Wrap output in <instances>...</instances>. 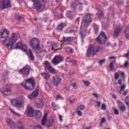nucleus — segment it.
Segmentation results:
<instances>
[{
  "label": "nucleus",
  "instance_id": "nucleus-1",
  "mask_svg": "<svg viewBox=\"0 0 129 129\" xmlns=\"http://www.w3.org/2000/svg\"><path fill=\"white\" fill-rule=\"evenodd\" d=\"M91 22V14L89 13H87L84 17L80 29V34L82 38H84L85 36V32L87 29L89 24Z\"/></svg>",
  "mask_w": 129,
  "mask_h": 129
},
{
  "label": "nucleus",
  "instance_id": "nucleus-2",
  "mask_svg": "<svg viewBox=\"0 0 129 129\" xmlns=\"http://www.w3.org/2000/svg\"><path fill=\"white\" fill-rule=\"evenodd\" d=\"M17 40V37L16 35L12 33L11 37L8 39H6L3 41V44L8 50H11Z\"/></svg>",
  "mask_w": 129,
  "mask_h": 129
},
{
  "label": "nucleus",
  "instance_id": "nucleus-3",
  "mask_svg": "<svg viewBox=\"0 0 129 129\" xmlns=\"http://www.w3.org/2000/svg\"><path fill=\"white\" fill-rule=\"evenodd\" d=\"M33 2L34 3V8L37 11L41 9L43 10L45 8L46 3V0H35Z\"/></svg>",
  "mask_w": 129,
  "mask_h": 129
},
{
  "label": "nucleus",
  "instance_id": "nucleus-4",
  "mask_svg": "<svg viewBox=\"0 0 129 129\" xmlns=\"http://www.w3.org/2000/svg\"><path fill=\"white\" fill-rule=\"evenodd\" d=\"M102 49V47L98 46L96 47L95 50L93 46H90L88 49L86 56L87 57H90L91 55H93Z\"/></svg>",
  "mask_w": 129,
  "mask_h": 129
},
{
  "label": "nucleus",
  "instance_id": "nucleus-5",
  "mask_svg": "<svg viewBox=\"0 0 129 129\" xmlns=\"http://www.w3.org/2000/svg\"><path fill=\"white\" fill-rule=\"evenodd\" d=\"M47 115V113L45 114L43 117L41 123L42 125H45L46 123L47 127H49L53 125V118H51L46 120Z\"/></svg>",
  "mask_w": 129,
  "mask_h": 129
},
{
  "label": "nucleus",
  "instance_id": "nucleus-6",
  "mask_svg": "<svg viewBox=\"0 0 129 129\" xmlns=\"http://www.w3.org/2000/svg\"><path fill=\"white\" fill-rule=\"evenodd\" d=\"M40 42L39 39L36 38H33L29 41L30 46L34 49L36 48L38 49H40Z\"/></svg>",
  "mask_w": 129,
  "mask_h": 129
},
{
  "label": "nucleus",
  "instance_id": "nucleus-7",
  "mask_svg": "<svg viewBox=\"0 0 129 129\" xmlns=\"http://www.w3.org/2000/svg\"><path fill=\"white\" fill-rule=\"evenodd\" d=\"M25 83L24 85L22 83H21V85L26 90H31L32 89L30 88L29 87H27L26 85L27 83H28L31 85V86L33 89L35 86V83L34 80L32 78L28 79L27 80H25Z\"/></svg>",
  "mask_w": 129,
  "mask_h": 129
},
{
  "label": "nucleus",
  "instance_id": "nucleus-8",
  "mask_svg": "<svg viewBox=\"0 0 129 129\" xmlns=\"http://www.w3.org/2000/svg\"><path fill=\"white\" fill-rule=\"evenodd\" d=\"M107 39L106 35L104 32L102 31L96 38V41L99 44H104L105 43Z\"/></svg>",
  "mask_w": 129,
  "mask_h": 129
},
{
  "label": "nucleus",
  "instance_id": "nucleus-9",
  "mask_svg": "<svg viewBox=\"0 0 129 129\" xmlns=\"http://www.w3.org/2000/svg\"><path fill=\"white\" fill-rule=\"evenodd\" d=\"M30 70V67L27 64L26 66L23 67L22 68L20 69L18 71L20 73L24 75H26L27 76L29 74V71Z\"/></svg>",
  "mask_w": 129,
  "mask_h": 129
},
{
  "label": "nucleus",
  "instance_id": "nucleus-10",
  "mask_svg": "<svg viewBox=\"0 0 129 129\" xmlns=\"http://www.w3.org/2000/svg\"><path fill=\"white\" fill-rule=\"evenodd\" d=\"M11 7L9 0H0V8L4 9Z\"/></svg>",
  "mask_w": 129,
  "mask_h": 129
},
{
  "label": "nucleus",
  "instance_id": "nucleus-11",
  "mask_svg": "<svg viewBox=\"0 0 129 129\" xmlns=\"http://www.w3.org/2000/svg\"><path fill=\"white\" fill-rule=\"evenodd\" d=\"M61 79L57 76H53L52 80V83L53 86L56 87L58 86L61 83Z\"/></svg>",
  "mask_w": 129,
  "mask_h": 129
},
{
  "label": "nucleus",
  "instance_id": "nucleus-12",
  "mask_svg": "<svg viewBox=\"0 0 129 129\" xmlns=\"http://www.w3.org/2000/svg\"><path fill=\"white\" fill-rule=\"evenodd\" d=\"M11 103L13 106L17 108L21 107L23 105V103L22 102L16 99L12 100Z\"/></svg>",
  "mask_w": 129,
  "mask_h": 129
},
{
  "label": "nucleus",
  "instance_id": "nucleus-13",
  "mask_svg": "<svg viewBox=\"0 0 129 129\" xmlns=\"http://www.w3.org/2000/svg\"><path fill=\"white\" fill-rule=\"evenodd\" d=\"M16 49H20L24 51L25 52L26 51V45L23 44L22 43L20 42H18L16 45V46L14 47Z\"/></svg>",
  "mask_w": 129,
  "mask_h": 129
},
{
  "label": "nucleus",
  "instance_id": "nucleus-14",
  "mask_svg": "<svg viewBox=\"0 0 129 129\" xmlns=\"http://www.w3.org/2000/svg\"><path fill=\"white\" fill-rule=\"evenodd\" d=\"M62 61V59L61 56L58 55V56H55L52 60V62L55 65H56Z\"/></svg>",
  "mask_w": 129,
  "mask_h": 129
},
{
  "label": "nucleus",
  "instance_id": "nucleus-15",
  "mask_svg": "<svg viewBox=\"0 0 129 129\" xmlns=\"http://www.w3.org/2000/svg\"><path fill=\"white\" fill-rule=\"evenodd\" d=\"M6 122L8 125L12 128H15L16 127L15 122L10 119L7 118L6 121Z\"/></svg>",
  "mask_w": 129,
  "mask_h": 129
},
{
  "label": "nucleus",
  "instance_id": "nucleus-16",
  "mask_svg": "<svg viewBox=\"0 0 129 129\" xmlns=\"http://www.w3.org/2000/svg\"><path fill=\"white\" fill-rule=\"evenodd\" d=\"M121 30V27L119 26H117L115 28L113 37L115 38H117L119 35Z\"/></svg>",
  "mask_w": 129,
  "mask_h": 129
},
{
  "label": "nucleus",
  "instance_id": "nucleus-17",
  "mask_svg": "<svg viewBox=\"0 0 129 129\" xmlns=\"http://www.w3.org/2000/svg\"><path fill=\"white\" fill-rule=\"evenodd\" d=\"M1 37L4 38H7L9 34V32L6 29H5L4 31L1 33Z\"/></svg>",
  "mask_w": 129,
  "mask_h": 129
},
{
  "label": "nucleus",
  "instance_id": "nucleus-18",
  "mask_svg": "<svg viewBox=\"0 0 129 129\" xmlns=\"http://www.w3.org/2000/svg\"><path fill=\"white\" fill-rule=\"evenodd\" d=\"M44 104L43 101L41 100H40L36 102L35 105L37 107L40 108L43 106Z\"/></svg>",
  "mask_w": 129,
  "mask_h": 129
},
{
  "label": "nucleus",
  "instance_id": "nucleus-19",
  "mask_svg": "<svg viewBox=\"0 0 129 129\" xmlns=\"http://www.w3.org/2000/svg\"><path fill=\"white\" fill-rule=\"evenodd\" d=\"M34 110L31 107H28L27 108V115L28 116L33 117V116Z\"/></svg>",
  "mask_w": 129,
  "mask_h": 129
},
{
  "label": "nucleus",
  "instance_id": "nucleus-20",
  "mask_svg": "<svg viewBox=\"0 0 129 129\" xmlns=\"http://www.w3.org/2000/svg\"><path fill=\"white\" fill-rule=\"evenodd\" d=\"M65 23H62L59 24L57 27L56 29L57 31H61L63 28L66 26Z\"/></svg>",
  "mask_w": 129,
  "mask_h": 129
},
{
  "label": "nucleus",
  "instance_id": "nucleus-21",
  "mask_svg": "<svg viewBox=\"0 0 129 129\" xmlns=\"http://www.w3.org/2000/svg\"><path fill=\"white\" fill-rule=\"evenodd\" d=\"M38 90H36L35 91L33 92L31 95L28 96V98L30 99H31L37 96L38 95Z\"/></svg>",
  "mask_w": 129,
  "mask_h": 129
},
{
  "label": "nucleus",
  "instance_id": "nucleus-22",
  "mask_svg": "<svg viewBox=\"0 0 129 129\" xmlns=\"http://www.w3.org/2000/svg\"><path fill=\"white\" fill-rule=\"evenodd\" d=\"M74 14L75 13L73 12L68 11L67 12V17H69L70 19H73L75 17Z\"/></svg>",
  "mask_w": 129,
  "mask_h": 129
},
{
  "label": "nucleus",
  "instance_id": "nucleus-23",
  "mask_svg": "<svg viewBox=\"0 0 129 129\" xmlns=\"http://www.w3.org/2000/svg\"><path fill=\"white\" fill-rule=\"evenodd\" d=\"M26 54L28 55L29 57L30 58L31 60H33L34 59V56L31 50H29L28 52Z\"/></svg>",
  "mask_w": 129,
  "mask_h": 129
},
{
  "label": "nucleus",
  "instance_id": "nucleus-24",
  "mask_svg": "<svg viewBox=\"0 0 129 129\" xmlns=\"http://www.w3.org/2000/svg\"><path fill=\"white\" fill-rule=\"evenodd\" d=\"M126 38L128 40H129V25L126 28L124 32Z\"/></svg>",
  "mask_w": 129,
  "mask_h": 129
},
{
  "label": "nucleus",
  "instance_id": "nucleus-25",
  "mask_svg": "<svg viewBox=\"0 0 129 129\" xmlns=\"http://www.w3.org/2000/svg\"><path fill=\"white\" fill-rule=\"evenodd\" d=\"M65 51L68 53H71L73 52V49L70 47H66L65 48Z\"/></svg>",
  "mask_w": 129,
  "mask_h": 129
},
{
  "label": "nucleus",
  "instance_id": "nucleus-26",
  "mask_svg": "<svg viewBox=\"0 0 129 129\" xmlns=\"http://www.w3.org/2000/svg\"><path fill=\"white\" fill-rule=\"evenodd\" d=\"M11 92V90L7 88H6L4 92V94L8 96L10 95Z\"/></svg>",
  "mask_w": 129,
  "mask_h": 129
},
{
  "label": "nucleus",
  "instance_id": "nucleus-27",
  "mask_svg": "<svg viewBox=\"0 0 129 129\" xmlns=\"http://www.w3.org/2000/svg\"><path fill=\"white\" fill-rule=\"evenodd\" d=\"M17 125L18 129H23V126L22 122L20 121H19L17 122Z\"/></svg>",
  "mask_w": 129,
  "mask_h": 129
},
{
  "label": "nucleus",
  "instance_id": "nucleus-28",
  "mask_svg": "<svg viewBox=\"0 0 129 129\" xmlns=\"http://www.w3.org/2000/svg\"><path fill=\"white\" fill-rule=\"evenodd\" d=\"M41 116V112L39 110L37 111L36 113V116L37 119L40 118Z\"/></svg>",
  "mask_w": 129,
  "mask_h": 129
},
{
  "label": "nucleus",
  "instance_id": "nucleus-29",
  "mask_svg": "<svg viewBox=\"0 0 129 129\" xmlns=\"http://www.w3.org/2000/svg\"><path fill=\"white\" fill-rule=\"evenodd\" d=\"M99 18L100 19L101 18L104 16V13L102 11L99 10L98 13Z\"/></svg>",
  "mask_w": 129,
  "mask_h": 129
},
{
  "label": "nucleus",
  "instance_id": "nucleus-30",
  "mask_svg": "<svg viewBox=\"0 0 129 129\" xmlns=\"http://www.w3.org/2000/svg\"><path fill=\"white\" fill-rule=\"evenodd\" d=\"M93 28H94V30L95 31V34H97V32L99 30V27L98 26L95 24H94L92 25Z\"/></svg>",
  "mask_w": 129,
  "mask_h": 129
},
{
  "label": "nucleus",
  "instance_id": "nucleus-31",
  "mask_svg": "<svg viewBox=\"0 0 129 129\" xmlns=\"http://www.w3.org/2000/svg\"><path fill=\"white\" fill-rule=\"evenodd\" d=\"M119 87L120 88V89L119 90H118V91L120 93H121V92L124 90V89L126 87V86L125 85H122L121 86H120Z\"/></svg>",
  "mask_w": 129,
  "mask_h": 129
},
{
  "label": "nucleus",
  "instance_id": "nucleus-32",
  "mask_svg": "<svg viewBox=\"0 0 129 129\" xmlns=\"http://www.w3.org/2000/svg\"><path fill=\"white\" fill-rule=\"evenodd\" d=\"M42 75L43 77L46 79H47L50 77L49 74L48 73H42Z\"/></svg>",
  "mask_w": 129,
  "mask_h": 129
},
{
  "label": "nucleus",
  "instance_id": "nucleus-33",
  "mask_svg": "<svg viewBox=\"0 0 129 129\" xmlns=\"http://www.w3.org/2000/svg\"><path fill=\"white\" fill-rule=\"evenodd\" d=\"M47 69L50 72L52 73H55L56 71L51 66L49 67Z\"/></svg>",
  "mask_w": 129,
  "mask_h": 129
},
{
  "label": "nucleus",
  "instance_id": "nucleus-34",
  "mask_svg": "<svg viewBox=\"0 0 129 129\" xmlns=\"http://www.w3.org/2000/svg\"><path fill=\"white\" fill-rule=\"evenodd\" d=\"M115 61H113L111 62L110 63V70L111 71H112L113 70L114 68V64L115 63Z\"/></svg>",
  "mask_w": 129,
  "mask_h": 129
},
{
  "label": "nucleus",
  "instance_id": "nucleus-35",
  "mask_svg": "<svg viewBox=\"0 0 129 129\" xmlns=\"http://www.w3.org/2000/svg\"><path fill=\"white\" fill-rule=\"evenodd\" d=\"M83 3H81L79 2L77 5L78 9L79 11L81 10L82 8Z\"/></svg>",
  "mask_w": 129,
  "mask_h": 129
},
{
  "label": "nucleus",
  "instance_id": "nucleus-36",
  "mask_svg": "<svg viewBox=\"0 0 129 129\" xmlns=\"http://www.w3.org/2000/svg\"><path fill=\"white\" fill-rule=\"evenodd\" d=\"M45 67L48 69L51 66L50 65L49 62L48 61H45L44 63Z\"/></svg>",
  "mask_w": 129,
  "mask_h": 129
},
{
  "label": "nucleus",
  "instance_id": "nucleus-37",
  "mask_svg": "<svg viewBox=\"0 0 129 129\" xmlns=\"http://www.w3.org/2000/svg\"><path fill=\"white\" fill-rule=\"evenodd\" d=\"M9 110L11 111V112L13 114L15 115L16 116H18L19 117L21 116V115L20 114L14 111L13 110H12L11 108H9Z\"/></svg>",
  "mask_w": 129,
  "mask_h": 129
},
{
  "label": "nucleus",
  "instance_id": "nucleus-38",
  "mask_svg": "<svg viewBox=\"0 0 129 129\" xmlns=\"http://www.w3.org/2000/svg\"><path fill=\"white\" fill-rule=\"evenodd\" d=\"M51 46H52L51 49L53 50L54 49V48L57 47L58 45L57 43H53L52 44Z\"/></svg>",
  "mask_w": 129,
  "mask_h": 129
},
{
  "label": "nucleus",
  "instance_id": "nucleus-39",
  "mask_svg": "<svg viewBox=\"0 0 129 129\" xmlns=\"http://www.w3.org/2000/svg\"><path fill=\"white\" fill-rule=\"evenodd\" d=\"M119 108L120 110L122 112L125 111L126 109V107L124 105H123L122 106H119Z\"/></svg>",
  "mask_w": 129,
  "mask_h": 129
},
{
  "label": "nucleus",
  "instance_id": "nucleus-40",
  "mask_svg": "<svg viewBox=\"0 0 129 129\" xmlns=\"http://www.w3.org/2000/svg\"><path fill=\"white\" fill-rule=\"evenodd\" d=\"M82 81L86 86H90V82L88 81H84L83 80Z\"/></svg>",
  "mask_w": 129,
  "mask_h": 129
},
{
  "label": "nucleus",
  "instance_id": "nucleus-41",
  "mask_svg": "<svg viewBox=\"0 0 129 129\" xmlns=\"http://www.w3.org/2000/svg\"><path fill=\"white\" fill-rule=\"evenodd\" d=\"M45 88L46 90H48L50 89V88L49 84L47 82L46 83L45 86Z\"/></svg>",
  "mask_w": 129,
  "mask_h": 129
},
{
  "label": "nucleus",
  "instance_id": "nucleus-42",
  "mask_svg": "<svg viewBox=\"0 0 129 129\" xmlns=\"http://www.w3.org/2000/svg\"><path fill=\"white\" fill-rule=\"evenodd\" d=\"M63 40L65 41H70L71 40V38L70 37H64Z\"/></svg>",
  "mask_w": 129,
  "mask_h": 129
},
{
  "label": "nucleus",
  "instance_id": "nucleus-43",
  "mask_svg": "<svg viewBox=\"0 0 129 129\" xmlns=\"http://www.w3.org/2000/svg\"><path fill=\"white\" fill-rule=\"evenodd\" d=\"M19 21H24V19L23 18L21 17L20 16H18L16 18Z\"/></svg>",
  "mask_w": 129,
  "mask_h": 129
},
{
  "label": "nucleus",
  "instance_id": "nucleus-44",
  "mask_svg": "<svg viewBox=\"0 0 129 129\" xmlns=\"http://www.w3.org/2000/svg\"><path fill=\"white\" fill-rule=\"evenodd\" d=\"M85 107V106L84 105H80L78 107L77 109V110H83L84 109Z\"/></svg>",
  "mask_w": 129,
  "mask_h": 129
},
{
  "label": "nucleus",
  "instance_id": "nucleus-45",
  "mask_svg": "<svg viewBox=\"0 0 129 129\" xmlns=\"http://www.w3.org/2000/svg\"><path fill=\"white\" fill-rule=\"evenodd\" d=\"M51 105L53 110L54 111L56 110V104L54 103H52Z\"/></svg>",
  "mask_w": 129,
  "mask_h": 129
},
{
  "label": "nucleus",
  "instance_id": "nucleus-46",
  "mask_svg": "<svg viewBox=\"0 0 129 129\" xmlns=\"http://www.w3.org/2000/svg\"><path fill=\"white\" fill-rule=\"evenodd\" d=\"M105 60V59H103L100 60L99 62V63L100 65H101L102 64L104 63Z\"/></svg>",
  "mask_w": 129,
  "mask_h": 129
},
{
  "label": "nucleus",
  "instance_id": "nucleus-47",
  "mask_svg": "<svg viewBox=\"0 0 129 129\" xmlns=\"http://www.w3.org/2000/svg\"><path fill=\"white\" fill-rule=\"evenodd\" d=\"M119 76L118 74L117 73L115 74V80H117L119 78Z\"/></svg>",
  "mask_w": 129,
  "mask_h": 129
},
{
  "label": "nucleus",
  "instance_id": "nucleus-48",
  "mask_svg": "<svg viewBox=\"0 0 129 129\" xmlns=\"http://www.w3.org/2000/svg\"><path fill=\"white\" fill-rule=\"evenodd\" d=\"M106 120L104 117H102L101 119V122H100V124H102Z\"/></svg>",
  "mask_w": 129,
  "mask_h": 129
},
{
  "label": "nucleus",
  "instance_id": "nucleus-49",
  "mask_svg": "<svg viewBox=\"0 0 129 129\" xmlns=\"http://www.w3.org/2000/svg\"><path fill=\"white\" fill-rule=\"evenodd\" d=\"M114 114L116 115H118L119 114V111L118 110L116 109H114Z\"/></svg>",
  "mask_w": 129,
  "mask_h": 129
},
{
  "label": "nucleus",
  "instance_id": "nucleus-50",
  "mask_svg": "<svg viewBox=\"0 0 129 129\" xmlns=\"http://www.w3.org/2000/svg\"><path fill=\"white\" fill-rule=\"evenodd\" d=\"M39 128H42L41 126L40 125H37L34 126L33 129H39Z\"/></svg>",
  "mask_w": 129,
  "mask_h": 129
},
{
  "label": "nucleus",
  "instance_id": "nucleus-51",
  "mask_svg": "<svg viewBox=\"0 0 129 129\" xmlns=\"http://www.w3.org/2000/svg\"><path fill=\"white\" fill-rule=\"evenodd\" d=\"M117 4L122 5L123 3V2L122 1H120V0H118L117 1Z\"/></svg>",
  "mask_w": 129,
  "mask_h": 129
},
{
  "label": "nucleus",
  "instance_id": "nucleus-52",
  "mask_svg": "<svg viewBox=\"0 0 129 129\" xmlns=\"http://www.w3.org/2000/svg\"><path fill=\"white\" fill-rule=\"evenodd\" d=\"M71 7L72 8H73L74 9H75L77 7V5L75 3H74L71 6Z\"/></svg>",
  "mask_w": 129,
  "mask_h": 129
},
{
  "label": "nucleus",
  "instance_id": "nucleus-53",
  "mask_svg": "<svg viewBox=\"0 0 129 129\" xmlns=\"http://www.w3.org/2000/svg\"><path fill=\"white\" fill-rule=\"evenodd\" d=\"M79 17H78L77 18L75 21V23L77 24H79Z\"/></svg>",
  "mask_w": 129,
  "mask_h": 129
},
{
  "label": "nucleus",
  "instance_id": "nucleus-54",
  "mask_svg": "<svg viewBox=\"0 0 129 129\" xmlns=\"http://www.w3.org/2000/svg\"><path fill=\"white\" fill-rule=\"evenodd\" d=\"M66 60L67 62H70L71 61H72V60L70 59V57H67L66 58Z\"/></svg>",
  "mask_w": 129,
  "mask_h": 129
},
{
  "label": "nucleus",
  "instance_id": "nucleus-55",
  "mask_svg": "<svg viewBox=\"0 0 129 129\" xmlns=\"http://www.w3.org/2000/svg\"><path fill=\"white\" fill-rule=\"evenodd\" d=\"M73 81V80H72L71 81V85L73 87H75L76 86V83H73L72 82Z\"/></svg>",
  "mask_w": 129,
  "mask_h": 129
},
{
  "label": "nucleus",
  "instance_id": "nucleus-56",
  "mask_svg": "<svg viewBox=\"0 0 129 129\" xmlns=\"http://www.w3.org/2000/svg\"><path fill=\"white\" fill-rule=\"evenodd\" d=\"M106 105L105 104H103L102 105L101 109L103 110H105L106 109Z\"/></svg>",
  "mask_w": 129,
  "mask_h": 129
},
{
  "label": "nucleus",
  "instance_id": "nucleus-57",
  "mask_svg": "<svg viewBox=\"0 0 129 129\" xmlns=\"http://www.w3.org/2000/svg\"><path fill=\"white\" fill-rule=\"evenodd\" d=\"M77 113L79 116H81L82 115V113L80 111H77Z\"/></svg>",
  "mask_w": 129,
  "mask_h": 129
},
{
  "label": "nucleus",
  "instance_id": "nucleus-58",
  "mask_svg": "<svg viewBox=\"0 0 129 129\" xmlns=\"http://www.w3.org/2000/svg\"><path fill=\"white\" fill-rule=\"evenodd\" d=\"M69 89L68 88V87H65L63 88V90L65 92H66L67 91L69 90Z\"/></svg>",
  "mask_w": 129,
  "mask_h": 129
},
{
  "label": "nucleus",
  "instance_id": "nucleus-59",
  "mask_svg": "<svg viewBox=\"0 0 129 129\" xmlns=\"http://www.w3.org/2000/svg\"><path fill=\"white\" fill-rule=\"evenodd\" d=\"M96 103L97 104V106L98 107H100L101 104V102L100 101H97L96 102Z\"/></svg>",
  "mask_w": 129,
  "mask_h": 129
},
{
  "label": "nucleus",
  "instance_id": "nucleus-60",
  "mask_svg": "<svg viewBox=\"0 0 129 129\" xmlns=\"http://www.w3.org/2000/svg\"><path fill=\"white\" fill-rule=\"evenodd\" d=\"M5 90V88H1L0 89V91L1 92L4 93V92Z\"/></svg>",
  "mask_w": 129,
  "mask_h": 129
},
{
  "label": "nucleus",
  "instance_id": "nucleus-61",
  "mask_svg": "<svg viewBox=\"0 0 129 129\" xmlns=\"http://www.w3.org/2000/svg\"><path fill=\"white\" fill-rule=\"evenodd\" d=\"M70 62H72V65L73 66L75 65L76 63V61H73L72 60V61H71Z\"/></svg>",
  "mask_w": 129,
  "mask_h": 129
},
{
  "label": "nucleus",
  "instance_id": "nucleus-62",
  "mask_svg": "<svg viewBox=\"0 0 129 129\" xmlns=\"http://www.w3.org/2000/svg\"><path fill=\"white\" fill-rule=\"evenodd\" d=\"M128 63L127 61H126L124 64V66L125 67H126L128 65Z\"/></svg>",
  "mask_w": 129,
  "mask_h": 129
},
{
  "label": "nucleus",
  "instance_id": "nucleus-63",
  "mask_svg": "<svg viewBox=\"0 0 129 129\" xmlns=\"http://www.w3.org/2000/svg\"><path fill=\"white\" fill-rule=\"evenodd\" d=\"M92 95L95 96V97L98 98V96L97 95V94L95 93H92Z\"/></svg>",
  "mask_w": 129,
  "mask_h": 129
},
{
  "label": "nucleus",
  "instance_id": "nucleus-64",
  "mask_svg": "<svg viewBox=\"0 0 129 129\" xmlns=\"http://www.w3.org/2000/svg\"><path fill=\"white\" fill-rule=\"evenodd\" d=\"M121 79H119L118 81V83L119 85H121Z\"/></svg>",
  "mask_w": 129,
  "mask_h": 129
}]
</instances>
